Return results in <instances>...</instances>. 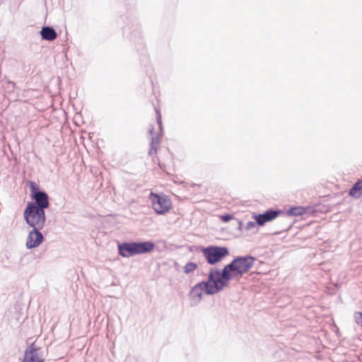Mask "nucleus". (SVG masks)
I'll return each mask as SVG.
<instances>
[{"label":"nucleus","instance_id":"f257e3e1","mask_svg":"<svg viewBox=\"0 0 362 362\" xmlns=\"http://www.w3.org/2000/svg\"><path fill=\"white\" fill-rule=\"evenodd\" d=\"M257 259L256 257L250 254L238 255L221 269L217 267L212 268L226 288L228 286L231 280L239 279L250 272Z\"/></svg>","mask_w":362,"mask_h":362},{"label":"nucleus","instance_id":"f03ea898","mask_svg":"<svg viewBox=\"0 0 362 362\" xmlns=\"http://www.w3.org/2000/svg\"><path fill=\"white\" fill-rule=\"evenodd\" d=\"M225 286L219 279L212 267L209 269L207 280H202L193 286L189 293L191 300L199 303L203 298V293L207 296H214L222 291Z\"/></svg>","mask_w":362,"mask_h":362},{"label":"nucleus","instance_id":"7ed1b4c3","mask_svg":"<svg viewBox=\"0 0 362 362\" xmlns=\"http://www.w3.org/2000/svg\"><path fill=\"white\" fill-rule=\"evenodd\" d=\"M155 248L156 244L151 240L117 242V253L125 258L148 254Z\"/></svg>","mask_w":362,"mask_h":362},{"label":"nucleus","instance_id":"20e7f679","mask_svg":"<svg viewBox=\"0 0 362 362\" xmlns=\"http://www.w3.org/2000/svg\"><path fill=\"white\" fill-rule=\"evenodd\" d=\"M197 252L202 254L206 262L211 266L221 262L230 255V249L227 246L209 245L207 246H196Z\"/></svg>","mask_w":362,"mask_h":362},{"label":"nucleus","instance_id":"39448f33","mask_svg":"<svg viewBox=\"0 0 362 362\" xmlns=\"http://www.w3.org/2000/svg\"><path fill=\"white\" fill-rule=\"evenodd\" d=\"M26 185L29 188L30 201L26 204L49 209L50 197L48 193L34 180H27Z\"/></svg>","mask_w":362,"mask_h":362},{"label":"nucleus","instance_id":"423d86ee","mask_svg":"<svg viewBox=\"0 0 362 362\" xmlns=\"http://www.w3.org/2000/svg\"><path fill=\"white\" fill-rule=\"evenodd\" d=\"M47 208L26 204L23 210V219L28 226L45 227L47 222Z\"/></svg>","mask_w":362,"mask_h":362},{"label":"nucleus","instance_id":"0eeeda50","mask_svg":"<svg viewBox=\"0 0 362 362\" xmlns=\"http://www.w3.org/2000/svg\"><path fill=\"white\" fill-rule=\"evenodd\" d=\"M126 19L127 22L122 28L123 35H127L129 40L135 45L136 48L142 47L144 45L137 19L129 17H127Z\"/></svg>","mask_w":362,"mask_h":362},{"label":"nucleus","instance_id":"6e6552de","mask_svg":"<svg viewBox=\"0 0 362 362\" xmlns=\"http://www.w3.org/2000/svg\"><path fill=\"white\" fill-rule=\"evenodd\" d=\"M148 199L155 213L158 215H165L172 209L171 199L164 193L151 192Z\"/></svg>","mask_w":362,"mask_h":362},{"label":"nucleus","instance_id":"1a4fd4ad","mask_svg":"<svg viewBox=\"0 0 362 362\" xmlns=\"http://www.w3.org/2000/svg\"><path fill=\"white\" fill-rule=\"evenodd\" d=\"M282 209L279 208H269L262 213L254 212L252 214V218L257 221L258 226H264L268 222L275 220L281 216Z\"/></svg>","mask_w":362,"mask_h":362},{"label":"nucleus","instance_id":"9d476101","mask_svg":"<svg viewBox=\"0 0 362 362\" xmlns=\"http://www.w3.org/2000/svg\"><path fill=\"white\" fill-rule=\"evenodd\" d=\"M32 229L29 231L25 247L28 250H33L38 247L45 240V238L41 230L45 227L29 226Z\"/></svg>","mask_w":362,"mask_h":362},{"label":"nucleus","instance_id":"9b49d317","mask_svg":"<svg viewBox=\"0 0 362 362\" xmlns=\"http://www.w3.org/2000/svg\"><path fill=\"white\" fill-rule=\"evenodd\" d=\"M22 362H45L41 348L37 346L35 342L30 343L26 346Z\"/></svg>","mask_w":362,"mask_h":362},{"label":"nucleus","instance_id":"f8f14e48","mask_svg":"<svg viewBox=\"0 0 362 362\" xmlns=\"http://www.w3.org/2000/svg\"><path fill=\"white\" fill-rule=\"evenodd\" d=\"M310 209V206H296L292 205L288 209H282L281 216L287 219L288 217L302 216L303 215H309L308 211Z\"/></svg>","mask_w":362,"mask_h":362},{"label":"nucleus","instance_id":"ddd939ff","mask_svg":"<svg viewBox=\"0 0 362 362\" xmlns=\"http://www.w3.org/2000/svg\"><path fill=\"white\" fill-rule=\"evenodd\" d=\"M39 33L42 40L49 42L55 40L58 37L57 30L52 25H45L42 26Z\"/></svg>","mask_w":362,"mask_h":362},{"label":"nucleus","instance_id":"4468645a","mask_svg":"<svg viewBox=\"0 0 362 362\" xmlns=\"http://www.w3.org/2000/svg\"><path fill=\"white\" fill-rule=\"evenodd\" d=\"M309 206L310 209L309 210L308 214L311 216H317L319 214H326L329 211L328 206L322 204H315Z\"/></svg>","mask_w":362,"mask_h":362},{"label":"nucleus","instance_id":"2eb2a0df","mask_svg":"<svg viewBox=\"0 0 362 362\" xmlns=\"http://www.w3.org/2000/svg\"><path fill=\"white\" fill-rule=\"evenodd\" d=\"M161 139L156 136V134L151 137V141L149 144V150L148 152V156H151L153 154H156L159 148V145L160 143Z\"/></svg>","mask_w":362,"mask_h":362},{"label":"nucleus","instance_id":"dca6fc26","mask_svg":"<svg viewBox=\"0 0 362 362\" xmlns=\"http://www.w3.org/2000/svg\"><path fill=\"white\" fill-rule=\"evenodd\" d=\"M139 51H141V53L139 54V60L141 64V65L144 66H148L149 64V57L148 55L146 53V51L145 49V46L143 45L142 47H139L136 48Z\"/></svg>","mask_w":362,"mask_h":362},{"label":"nucleus","instance_id":"f3484780","mask_svg":"<svg viewBox=\"0 0 362 362\" xmlns=\"http://www.w3.org/2000/svg\"><path fill=\"white\" fill-rule=\"evenodd\" d=\"M197 269V263L191 261L187 262L182 268L183 272L187 275L194 273V272Z\"/></svg>","mask_w":362,"mask_h":362},{"label":"nucleus","instance_id":"a211bd4d","mask_svg":"<svg viewBox=\"0 0 362 362\" xmlns=\"http://www.w3.org/2000/svg\"><path fill=\"white\" fill-rule=\"evenodd\" d=\"M292 227V222L288 221H284L280 227L279 228V230L274 231L272 233L273 235H276L280 234L281 233L288 231Z\"/></svg>","mask_w":362,"mask_h":362},{"label":"nucleus","instance_id":"6ab92c4d","mask_svg":"<svg viewBox=\"0 0 362 362\" xmlns=\"http://www.w3.org/2000/svg\"><path fill=\"white\" fill-rule=\"evenodd\" d=\"M348 194L350 197L354 199H359L362 195V191L352 185L349 189Z\"/></svg>","mask_w":362,"mask_h":362},{"label":"nucleus","instance_id":"aec40b11","mask_svg":"<svg viewBox=\"0 0 362 362\" xmlns=\"http://www.w3.org/2000/svg\"><path fill=\"white\" fill-rule=\"evenodd\" d=\"M220 220L223 223H228L232 220H235L234 215L230 213H224L219 216Z\"/></svg>","mask_w":362,"mask_h":362},{"label":"nucleus","instance_id":"412c9836","mask_svg":"<svg viewBox=\"0 0 362 362\" xmlns=\"http://www.w3.org/2000/svg\"><path fill=\"white\" fill-rule=\"evenodd\" d=\"M355 322L362 329V312L356 311L354 313Z\"/></svg>","mask_w":362,"mask_h":362},{"label":"nucleus","instance_id":"4be33fe9","mask_svg":"<svg viewBox=\"0 0 362 362\" xmlns=\"http://www.w3.org/2000/svg\"><path fill=\"white\" fill-rule=\"evenodd\" d=\"M156 119L158 128L163 127V122H162V116L160 110H156Z\"/></svg>","mask_w":362,"mask_h":362},{"label":"nucleus","instance_id":"5701e85b","mask_svg":"<svg viewBox=\"0 0 362 362\" xmlns=\"http://www.w3.org/2000/svg\"><path fill=\"white\" fill-rule=\"evenodd\" d=\"M256 226H257V221H250L247 223L245 228H246V230H251L253 228H255Z\"/></svg>","mask_w":362,"mask_h":362},{"label":"nucleus","instance_id":"b1692460","mask_svg":"<svg viewBox=\"0 0 362 362\" xmlns=\"http://www.w3.org/2000/svg\"><path fill=\"white\" fill-rule=\"evenodd\" d=\"M353 185L362 191V177L358 179Z\"/></svg>","mask_w":362,"mask_h":362},{"label":"nucleus","instance_id":"393cba45","mask_svg":"<svg viewBox=\"0 0 362 362\" xmlns=\"http://www.w3.org/2000/svg\"><path fill=\"white\" fill-rule=\"evenodd\" d=\"M148 134L151 135V137L156 134H155V127H154L153 124H151L149 125Z\"/></svg>","mask_w":362,"mask_h":362},{"label":"nucleus","instance_id":"a878e982","mask_svg":"<svg viewBox=\"0 0 362 362\" xmlns=\"http://www.w3.org/2000/svg\"><path fill=\"white\" fill-rule=\"evenodd\" d=\"M236 222H237V224H238V230L239 231H242L243 230V223L241 220H239V219H235Z\"/></svg>","mask_w":362,"mask_h":362},{"label":"nucleus","instance_id":"bb28decb","mask_svg":"<svg viewBox=\"0 0 362 362\" xmlns=\"http://www.w3.org/2000/svg\"><path fill=\"white\" fill-rule=\"evenodd\" d=\"M164 134L163 127L158 128V132L156 134V136H158L160 139L163 137Z\"/></svg>","mask_w":362,"mask_h":362},{"label":"nucleus","instance_id":"cd10ccee","mask_svg":"<svg viewBox=\"0 0 362 362\" xmlns=\"http://www.w3.org/2000/svg\"><path fill=\"white\" fill-rule=\"evenodd\" d=\"M197 245H191L189 247V251L190 252H196L195 250V247Z\"/></svg>","mask_w":362,"mask_h":362},{"label":"nucleus","instance_id":"c85d7f7f","mask_svg":"<svg viewBox=\"0 0 362 362\" xmlns=\"http://www.w3.org/2000/svg\"><path fill=\"white\" fill-rule=\"evenodd\" d=\"M174 267L177 269V268L179 267V264L177 262H174Z\"/></svg>","mask_w":362,"mask_h":362},{"label":"nucleus","instance_id":"c756f323","mask_svg":"<svg viewBox=\"0 0 362 362\" xmlns=\"http://www.w3.org/2000/svg\"><path fill=\"white\" fill-rule=\"evenodd\" d=\"M160 168L163 169V167L164 166V164L161 165L160 163L158 164Z\"/></svg>","mask_w":362,"mask_h":362}]
</instances>
